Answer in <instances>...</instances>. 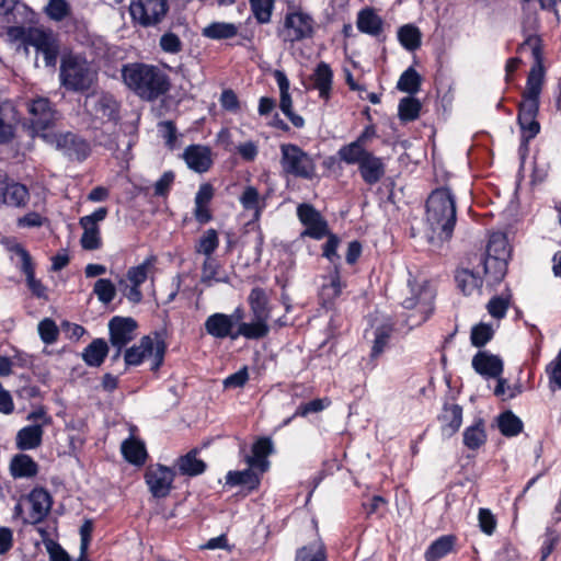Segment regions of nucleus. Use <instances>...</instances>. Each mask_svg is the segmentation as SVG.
<instances>
[{"instance_id": "nucleus-1", "label": "nucleus", "mask_w": 561, "mask_h": 561, "mask_svg": "<svg viewBox=\"0 0 561 561\" xmlns=\"http://www.w3.org/2000/svg\"><path fill=\"white\" fill-rule=\"evenodd\" d=\"M456 201L449 188L440 187L431 193L426 202V220L423 234L432 251H438L453 236L456 225Z\"/></svg>"}, {"instance_id": "nucleus-2", "label": "nucleus", "mask_w": 561, "mask_h": 561, "mask_svg": "<svg viewBox=\"0 0 561 561\" xmlns=\"http://www.w3.org/2000/svg\"><path fill=\"white\" fill-rule=\"evenodd\" d=\"M125 84L144 100L152 101L169 91L167 75L158 67L145 64H129L123 67Z\"/></svg>"}, {"instance_id": "nucleus-3", "label": "nucleus", "mask_w": 561, "mask_h": 561, "mask_svg": "<svg viewBox=\"0 0 561 561\" xmlns=\"http://www.w3.org/2000/svg\"><path fill=\"white\" fill-rule=\"evenodd\" d=\"M98 80V70L85 56L67 53L61 56L59 82L70 92L83 93L89 91Z\"/></svg>"}, {"instance_id": "nucleus-4", "label": "nucleus", "mask_w": 561, "mask_h": 561, "mask_svg": "<svg viewBox=\"0 0 561 561\" xmlns=\"http://www.w3.org/2000/svg\"><path fill=\"white\" fill-rule=\"evenodd\" d=\"M9 36L20 43L24 53L28 55L33 47L44 59L45 67H55L59 55V43L53 31L39 26H13L9 28Z\"/></svg>"}, {"instance_id": "nucleus-5", "label": "nucleus", "mask_w": 561, "mask_h": 561, "mask_svg": "<svg viewBox=\"0 0 561 561\" xmlns=\"http://www.w3.org/2000/svg\"><path fill=\"white\" fill-rule=\"evenodd\" d=\"M409 288L410 296L403 300L402 306L407 310L405 325L413 329L424 323L432 314L435 291L426 280L421 283L409 280Z\"/></svg>"}, {"instance_id": "nucleus-6", "label": "nucleus", "mask_w": 561, "mask_h": 561, "mask_svg": "<svg viewBox=\"0 0 561 561\" xmlns=\"http://www.w3.org/2000/svg\"><path fill=\"white\" fill-rule=\"evenodd\" d=\"M248 302L252 318L249 322H240L239 334L248 340L263 339L270 332L268 320L271 318L266 293L260 287L253 288L248 297Z\"/></svg>"}, {"instance_id": "nucleus-7", "label": "nucleus", "mask_w": 561, "mask_h": 561, "mask_svg": "<svg viewBox=\"0 0 561 561\" xmlns=\"http://www.w3.org/2000/svg\"><path fill=\"white\" fill-rule=\"evenodd\" d=\"M170 10L168 0H129L131 23L142 28L159 27Z\"/></svg>"}, {"instance_id": "nucleus-8", "label": "nucleus", "mask_w": 561, "mask_h": 561, "mask_svg": "<svg viewBox=\"0 0 561 561\" xmlns=\"http://www.w3.org/2000/svg\"><path fill=\"white\" fill-rule=\"evenodd\" d=\"M348 151L347 154L339 156L340 160L346 164H357L365 183L374 185L383 178L386 168L381 158L368 150L352 148Z\"/></svg>"}, {"instance_id": "nucleus-9", "label": "nucleus", "mask_w": 561, "mask_h": 561, "mask_svg": "<svg viewBox=\"0 0 561 561\" xmlns=\"http://www.w3.org/2000/svg\"><path fill=\"white\" fill-rule=\"evenodd\" d=\"M165 344L162 340L144 336L138 345L126 350L124 359L126 365L137 366L145 358L151 359V369L157 370L163 363Z\"/></svg>"}, {"instance_id": "nucleus-10", "label": "nucleus", "mask_w": 561, "mask_h": 561, "mask_svg": "<svg viewBox=\"0 0 561 561\" xmlns=\"http://www.w3.org/2000/svg\"><path fill=\"white\" fill-rule=\"evenodd\" d=\"M280 164L286 173L308 180L316 175L313 159L298 146L284 144L280 146Z\"/></svg>"}, {"instance_id": "nucleus-11", "label": "nucleus", "mask_w": 561, "mask_h": 561, "mask_svg": "<svg viewBox=\"0 0 561 561\" xmlns=\"http://www.w3.org/2000/svg\"><path fill=\"white\" fill-rule=\"evenodd\" d=\"M529 49L534 58V65L529 71L524 99L538 101L543 79V65L541 41L538 36H529L520 45V50Z\"/></svg>"}, {"instance_id": "nucleus-12", "label": "nucleus", "mask_w": 561, "mask_h": 561, "mask_svg": "<svg viewBox=\"0 0 561 561\" xmlns=\"http://www.w3.org/2000/svg\"><path fill=\"white\" fill-rule=\"evenodd\" d=\"M240 322H243V310L238 308L231 314L217 312L209 316L204 325L206 332L216 339L236 340L242 336L239 334Z\"/></svg>"}, {"instance_id": "nucleus-13", "label": "nucleus", "mask_w": 561, "mask_h": 561, "mask_svg": "<svg viewBox=\"0 0 561 561\" xmlns=\"http://www.w3.org/2000/svg\"><path fill=\"white\" fill-rule=\"evenodd\" d=\"M43 139L70 159L82 161L90 153L89 144L72 133H47Z\"/></svg>"}, {"instance_id": "nucleus-14", "label": "nucleus", "mask_w": 561, "mask_h": 561, "mask_svg": "<svg viewBox=\"0 0 561 561\" xmlns=\"http://www.w3.org/2000/svg\"><path fill=\"white\" fill-rule=\"evenodd\" d=\"M27 112L36 135L43 138V134L53 133L49 128L58 119V113L47 98L38 96L27 102Z\"/></svg>"}, {"instance_id": "nucleus-15", "label": "nucleus", "mask_w": 561, "mask_h": 561, "mask_svg": "<svg viewBox=\"0 0 561 561\" xmlns=\"http://www.w3.org/2000/svg\"><path fill=\"white\" fill-rule=\"evenodd\" d=\"M108 214L106 207H100L91 215L81 217L79 225L83 229L80 243L84 250H98L102 245V238L99 222L103 221Z\"/></svg>"}, {"instance_id": "nucleus-16", "label": "nucleus", "mask_w": 561, "mask_h": 561, "mask_svg": "<svg viewBox=\"0 0 561 561\" xmlns=\"http://www.w3.org/2000/svg\"><path fill=\"white\" fill-rule=\"evenodd\" d=\"M285 39L298 42L312 36L314 32V21L312 16L302 11L288 13L284 22Z\"/></svg>"}, {"instance_id": "nucleus-17", "label": "nucleus", "mask_w": 561, "mask_h": 561, "mask_svg": "<svg viewBox=\"0 0 561 561\" xmlns=\"http://www.w3.org/2000/svg\"><path fill=\"white\" fill-rule=\"evenodd\" d=\"M297 216L300 222L306 227L301 236L310 237L316 240L324 238L328 232V222L322 215L310 204H300L297 207Z\"/></svg>"}, {"instance_id": "nucleus-18", "label": "nucleus", "mask_w": 561, "mask_h": 561, "mask_svg": "<svg viewBox=\"0 0 561 561\" xmlns=\"http://www.w3.org/2000/svg\"><path fill=\"white\" fill-rule=\"evenodd\" d=\"M145 479L154 497H165L172 489L174 472L169 467L153 465L147 468Z\"/></svg>"}, {"instance_id": "nucleus-19", "label": "nucleus", "mask_w": 561, "mask_h": 561, "mask_svg": "<svg viewBox=\"0 0 561 561\" xmlns=\"http://www.w3.org/2000/svg\"><path fill=\"white\" fill-rule=\"evenodd\" d=\"M137 323L131 318L114 317L108 323L111 344L117 348L115 358L133 339Z\"/></svg>"}, {"instance_id": "nucleus-20", "label": "nucleus", "mask_w": 561, "mask_h": 561, "mask_svg": "<svg viewBox=\"0 0 561 561\" xmlns=\"http://www.w3.org/2000/svg\"><path fill=\"white\" fill-rule=\"evenodd\" d=\"M30 198L28 190L25 185L10 180L4 173H0V203L12 206L23 207Z\"/></svg>"}, {"instance_id": "nucleus-21", "label": "nucleus", "mask_w": 561, "mask_h": 561, "mask_svg": "<svg viewBox=\"0 0 561 561\" xmlns=\"http://www.w3.org/2000/svg\"><path fill=\"white\" fill-rule=\"evenodd\" d=\"M87 106L99 121L111 122L117 118L118 105L110 94H95L87 98Z\"/></svg>"}, {"instance_id": "nucleus-22", "label": "nucleus", "mask_w": 561, "mask_h": 561, "mask_svg": "<svg viewBox=\"0 0 561 561\" xmlns=\"http://www.w3.org/2000/svg\"><path fill=\"white\" fill-rule=\"evenodd\" d=\"M471 365L474 371L485 379L499 378L504 368L501 357L486 351L478 352L473 356Z\"/></svg>"}, {"instance_id": "nucleus-23", "label": "nucleus", "mask_w": 561, "mask_h": 561, "mask_svg": "<svg viewBox=\"0 0 561 561\" xmlns=\"http://www.w3.org/2000/svg\"><path fill=\"white\" fill-rule=\"evenodd\" d=\"M27 502L31 505V511L24 522L28 524L41 523L49 513L53 504L49 493L44 489H34L30 493Z\"/></svg>"}, {"instance_id": "nucleus-24", "label": "nucleus", "mask_w": 561, "mask_h": 561, "mask_svg": "<svg viewBox=\"0 0 561 561\" xmlns=\"http://www.w3.org/2000/svg\"><path fill=\"white\" fill-rule=\"evenodd\" d=\"M183 157L188 168L198 173L208 171L213 163L211 151L206 146L192 145L185 149Z\"/></svg>"}, {"instance_id": "nucleus-25", "label": "nucleus", "mask_w": 561, "mask_h": 561, "mask_svg": "<svg viewBox=\"0 0 561 561\" xmlns=\"http://www.w3.org/2000/svg\"><path fill=\"white\" fill-rule=\"evenodd\" d=\"M538 111V101L524 99L519 106L518 123L520 128L527 135V139L534 138L539 133V124L536 121Z\"/></svg>"}, {"instance_id": "nucleus-26", "label": "nucleus", "mask_w": 561, "mask_h": 561, "mask_svg": "<svg viewBox=\"0 0 561 561\" xmlns=\"http://www.w3.org/2000/svg\"><path fill=\"white\" fill-rule=\"evenodd\" d=\"M273 453V443L270 438L262 437L257 439L252 446V455L247 456L245 461L249 467L257 469L260 472H265L270 462L267 457Z\"/></svg>"}, {"instance_id": "nucleus-27", "label": "nucleus", "mask_w": 561, "mask_h": 561, "mask_svg": "<svg viewBox=\"0 0 561 561\" xmlns=\"http://www.w3.org/2000/svg\"><path fill=\"white\" fill-rule=\"evenodd\" d=\"M312 88L319 92V96L323 100H328L332 90L333 71L331 67L321 61L317 65L312 75L310 76Z\"/></svg>"}, {"instance_id": "nucleus-28", "label": "nucleus", "mask_w": 561, "mask_h": 561, "mask_svg": "<svg viewBox=\"0 0 561 561\" xmlns=\"http://www.w3.org/2000/svg\"><path fill=\"white\" fill-rule=\"evenodd\" d=\"M43 424H31L22 427L15 436V445L20 450H32L42 445Z\"/></svg>"}, {"instance_id": "nucleus-29", "label": "nucleus", "mask_w": 561, "mask_h": 561, "mask_svg": "<svg viewBox=\"0 0 561 561\" xmlns=\"http://www.w3.org/2000/svg\"><path fill=\"white\" fill-rule=\"evenodd\" d=\"M442 434L453 436L461 426L462 409L458 404H446L439 415Z\"/></svg>"}, {"instance_id": "nucleus-30", "label": "nucleus", "mask_w": 561, "mask_h": 561, "mask_svg": "<svg viewBox=\"0 0 561 561\" xmlns=\"http://www.w3.org/2000/svg\"><path fill=\"white\" fill-rule=\"evenodd\" d=\"M239 26L234 23L214 21L201 31L203 37L211 41L230 39L238 35Z\"/></svg>"}, {"instance_id": "nucleus-31", "label": "nucleus", "mask_w": 561, "mask_h": 561, "mask_svg": "<svg viewBox=\"0 0 561 561\" xmlns=\"http://www.w3.org/2000/svg\"><path fill=\"white\" fill-rule=\"evenodd\" d=\"M482 266L486 283L489 285H495L500 283L506 274L507 260L485 255Z\"/></svg>"}, {"instance_id": "nucleus-32", "label": "nucleus", "mask_w": 561, "mask_h": 561, "mask_svg": "<svg viewBox=\"0 0 561 561\" xmlns=\"http://www.w3.org/2000/svg\"><path fill=\"white\" fill-rule=\"evenodd\" d=\"M327 280L321 287L320 297L324 304H330L342 294L345 284L341 279L337 266L329 274Z\"/></svg>"}, {"instance_id": "nucleus-33", "label": "nucleus", "mask_w": 561, "mask_h": 561, "mask_svg": "<svg viewBox=\"0 0 561 561\" xmlns=\"http://www.w3.org/2000/svg\"><path fill=\"white\" fill-rule=\"evenodd\" d=\"M10 469L14 478H32L37 473L38 466L31 456L20 454L13 457Z\"/></svg>"}, {"instance_id": "nucleus-34", "label": "nucleus", "mask_w": 561, "mask_h": 561, "mask_svg": "<svg viewBox=\"0 0 561 561\" xmlns=\"http://www.w3.org/2000/svg\"><path fill=\"white\" fill-rule=\"evenodd\" d=\"M108 352L106 342L102 339L92 341L83 351V360L93 367H99L105 359Z\"/></svg>"}, {"instance_id": "nucleus-35", "label": "nucleus", "mask_w": 561, "mask_h": 561, "mask_svg": "<svg viewBox=\"0 0 561 561\" xmlns=\"http://www.w3.org/2000/svg\"><path fill=\"white\" fill-rule=\"evenodd\" d=\"M456 538L451 535L442 536L436 539L425 551L426 561H436L447 556L454 548Z\"/></svg>"}, {"instance_id": "nucleus-36", "label": "nucleus", "mask_w": 561, "mask_h": 561, "mask_svg": "<svg viewBox=\"0 0 561 561\" xmlns=\"http://www.w3.org/2000/svg\"><path fill=\"white\" fill-rule=\"evenodd\" d=\"M122 453L128 462L137 466L144 465L147 458L145 445L134 438L123 442Z\"/></svg>"}, {"instance_id": "nucleus-37", "label": "nucleus", "mask_w": 561, "mask_h": 561, "mask_svg": "<svg viewBox=\"0 0 561 561\" xmlns=\"http://www.w3.org/2000/svg\"><path fill=\"white\" fill-rule=\"evenodd\" d=\"M157 263V257L154 255H150L145 259L142 263L137 266H133L127 271V279L136 286H140L146 282L149 274L152 273L154 265Z\"/></svg>"}, {"instance_id": "nucleus-38", "label": "nucleus", "mask_w": 561, "mask_h": 561, "mask_svg": "<svg viewBox=\"0 0 561 561\" xmlns=\"http://www.w3.org/2000/svg\"><path fill=\"white\" fill-rule=\"evenodd\" d=\"M254 470L249 467L241 471H229L226 476V483L231 486L245 485L249 489H254L260 482V478Z\"/></svg>"}, {"instance_id": "nucleus-39", "label": "nucleus", "mask_w": 561, "mask_h": 561, "mask_svg": "<svg viewBox=\"0 0 561 561\" xmlns=\"http://www.w3.org/2000/svg\"><path fill=\"white\" fill-rule=\"evenodd\" d=\"M456 280L465 295H471L474 291H478L483 283V279L478 272L474 273L469 270L459 271L456 275Z\"/></svg>"}, {"instance_id": "nucleus-40", "label": "nucleus", "mask_w": 561, "mask_h": 561, "mask_svg": "<svg viewBox=\"0 0 561 561\" xmlns=\"http://www.w3.org/2000/svg\"><path fill=\"white\" fill-rule=\"evenodd\" d=\"M22 259V271L26 275V280L30 289L37 297H44L46 288L34 276V267L30 254L22 250L20 252Z\"/></svg>"}, {"instance_id": "nucleus-41", "label": "nucleus", "mask_w": 561, "mask_h": 561, "mask_svg": "<svg viewBox=\"0 0 561 561\" xmlns=\"http://www.w3.org/2000/svg\"><path fill=\"white\" fill-rule=\"evenodd\" d=\"M486 440V434L482 421L467 427L463 432V444L469 449H478Z\"/></svg>"}, {"instance_id": "nucleus-42", "label": "nucleus", "mask_w": 561, "mask_h": 561, "mask_svg": "<svg viewBox=\"0 0 561 561\" xmlns=\"http://www.w3.org/2000/svg\"><path fill=\"white\" fill-rule=\"evenodd\" d=\"M219 245L218 233L215 229H207L198 239L195 245V252L211 257V254Z\"/></svg>"}, {"instance_id": "nucleus-43", "label": "nucleus", "mask_w": 561, "mask_h": 561, "mask_svg": "<svg viewBox=\"0 0 561 561\" xmlns=\"http://www.w3.org/2000/svg\"><path fill=\"white\" fill-rule=\"evenodd\" d=\"M485 255L508 260L510 249H508V243H507V239H506L505 234H503L501 232L491 234L489 242H488Z\"/></svg>"}, {"instance_id": "nucleus-44", "label": "nucleus", "mask_w": 561, "mask_h": 561, "mask_svg": "<svg viewBox=\"0 0 561 561\" xmlns=\"http://www.w3.org/2000/svg\"><path fill=\"white\" fill-rule=\"evenodd\" d=\"M357 27L364 33L376 35L381 28V21L373 10L365 9L358 14Z\"/></svg>"}, {"instance_id": "nucleus-45", "label": "nucleus", "mask_w": 561, "mask_h": 561, "mask_svg": "<svg viewBox=\"0 0 561 561\" xmlns=\"http://www.w3.org/2000/svg\"><path fill=\"white\" fill-rule=\"evenodd\" d=\"M398 37L401 45L408 50L412 51L421 46V32L412 24H407L400 27Z\"/></svg>"}, {"instance_id": "nucleus-46", "label": "nucleus", "mask_w": 561, "mask_h": 561, "mask_svg": "<svg viewBox=\"0 0 561 561\" xmlns=\"http://www.w3.org/2000/svg\"><path fill=\"white\" fill-rule=\"evenodd\" d=\"M202 283L210 286L213 283H227L228 277L219 274V264L211 257H205L202 265Z\"/></svg>"}, {"instance_id": "nucleus-47", "label": "nucleus", "mask_w": 561, "mask_h": 561, "mask_svg": "<svg viewBox=\"0 0 561 561\" xmlns=\"http://www.w3.org/2000/svg\"><path fill=\"white\" fill-rule=\"evenodd\" d=\"M421 77L412 67L408 68L399 78L397 88L410 94H414L420 90Z\"/></svg>"}, {"instance_id": "nucleus-48", "label": "nucleus", "mask_w": 561, "mask_h": 561, "mask_svg": "<svg viewBox=\"0 0 561 561\" xmlns=\"http://www.w3.org/2000/svg\"><path fill=\"white\" fill-rule=\"evenodd\" d=\"M179 469L182 473L196 476L205 470V463L196 458V451H190L179 460Z\"/></svg>"}, {"instance_id": "nucleus-49", "label": "nucleus", "mask_w": 561, "mask_h": 561, "mask_svg": "<svg viewBox=\"0 0 561 561\" xmlns=\"http://www.w3.org/2000/svg\"><path fill=\"white\" fill-rule=\"evenodd\" d=\"M251 11L261 24L268 23L271 21L274 0H249Z\"/></svg>"}, {"instance_id": "nucleus-50", "label": "nucleus", "mask_w": 561, "mask_h": 561, "mask_svg": "<svg viewBox=\"0 0 561 561\" xmlns=\"http://www.w3.org/2000/svg\"><path fill=\"white\" fill-rule=\"evenodd\" d=\"M275 79L280 92L279 107L284 114H288L293 108V101L289 94V80L282 71L275 72Z\"/></svg>"}, {"instance_id": "nucleus-51", "label": "nucleus", "mask_w": 561, "mask_h": 561, "mask_svg": "<svg viewBox=\"0 0 561 561\" xmlns=\"http://www.w3.org/2000/svg\"><path fill=\"white\" fill-rule=\"evenodd\" d=\"M499 427L503 435L515 436L520 433L523 423L515 414L508 411L501 414L499 419Z\"/></svg>"}, {"instance_id": "nucleus-52", "label": "nucleus", "mask_w": 561, "mask_h": 561, "mask_svg": "<svg viewBox=\"0 0 561 561\" xmlns=\"http://www.w3.org/2000/svg\"><path fill=\"white\" fill-rule=\"evenodd\" d=\"M296 561H325L322 543L313 542L300 548L296 553Z\"/></svg>"}, {"instance_id": "nucleus-53", "label": "nucleus", "mask_w": 561, "mask_h": 561, "mask_svg": "<svg viewBox=\"0 0 561 561\" xmlns=\"http://www.w3.org/2000/svg\"><path fill=\"white\" fill-rule=\"evenodd\" d=\"M240 203L243 208L248 210H254L256 214L260 213L264 204L259 191L254 186H247L244 188L240 196Z\"/></svg>"}, {"instance_id": "nucleus-54", "label": "nucleus", "mask_w": 561, "mask_h": 561, "mask_svg": "<svg viewBox=\"0 0 561 561\" xmlns=\"http://www.w3.org/2000/svg\"><path fill=\"white\" fill-rule=\"evenodd\" d=\"M421 103L414 98H404L399 103V116L402 121H414L419 117Z\"/></svg>"}, {"instance_id": "nucleus-55", "label": "nucleus", "mask_w": 561, "mask_h": 561, "mask_svg": "<svg viewBox=\"0 0 561 561\" xmlns=\"http://www.w3.org/2000/svg\"><path fill=\"white\" fill-rule=\"evenodd\" d=\"M375 128L373 126H367L354 141L342 146L337 151V156L347 154L350 152L348 150L352 148L367 150L366 145L375 137Z\"/></svg>"}, {"instance_id": "nucleus-56", "label": "nucleus", "mask_w": 561, "mask_h": 561, "mask_svg": "<svg viewBox=\"0 0 561 561\" xmlns=\"http://www.w3.org/2000/svg\"><path fill=\"white\" fill-rule=\"evenodd\" d=\"M493 334L494 330L492 325L486 323H479L471 330V344L476 347H482L493 337Z\"/></svg>"}, {"instance_id": "nucleus-57", "label": "nucleus", "mask_w": 561, "mask_h": 561, "mask_svg": "<svg viewBox=\"0 0 561 561\" xmlns=\"http://www.w3.org/2000/svg\"><path fill=\"white\" fill-rule=\"evenodd\" d=\"M93 293L101 302L110 304L115 298L116 288L110 279L100 278L94 284Z\"/></svg>"}, {"instance_id": "nucleus-58", "label": "nucleus", "mask_w": 561, "mask_h": 561, "mask_svg": "<svg viewBox=\"0 0 561 561\" xmlns=\"http://www.w3.org/2000/svg\"><path fill=\"white\" fill-rule=\"evenodd\" d=\"M69 12L70 5L66 0H49L46 7L47 15L54 21H62Z\"/></svg>"}, {"instance_id": "nucleus-59", "label": "nucleus", "mask_w": 561, "mask_h": 561, "mask_svg": "<svg viewBox=\"0 0 561 561\" xmlns=\"http://www.w3.org/2000/svg\"><path fill=\"white\" fill-rule=\"evenodd\" d=\"M330 405V400L324 398V399H314L308 403H304V404H300L294 416H307L308 414H311V413H318V412H321L323 411L325 408H328Z\"/></svg>"}, {"instance_id": "nucleus-60", "label": "nucleus", "mask_w": 561, "mask_h": 561, "mask_svg": "<svg viewBox=\"0 0 561 561\" xmlns=\"http://www.w3.org/2000/svg\"><path fill=\"white\" fill-rule=\"evenodd\" d=\"M159 45L161 49L168 54H178L183 48L182 41L176 34L172 32L164 33L160 37Z\"/></svg>"}, {"instance_id": "nucleus-61", "label": "nucleus", "mask_w": 561, "mask_h": 561, "mask_svg": "<svg viewBox=\"0 0 561 561\" xmlns=\"http://www.w3.org/2000/svg\"><path fill=\"white\" fill-rule=\"evenodd\" d=\"M38 333L44 343L51 344L57 340L58 329L53 320L46 318L38 323Z\"/></svg>"}, {"instance_id": "nucleus-62", "label": "nucleus", "mask_w": 561, "mask_h": 561, "mask_svg": "<svg viewBox=\"0 0 561 561\" xmlns=\"http://www.w3.org/2000/svg\"><path fill=\"white\" fill-rule=\"evenodd\" d=\"M325 237H328V240L323 245V256L327 257L335 267L337 266L340 260V256L336 252L340 244V239L330 232H328Z\"/></svg>"}, {"instance_id": "nucleus-63", "label": "nucleus", "mask_w": 561, "mask_h": 561, "mask_svg": "<svg viewBox=\"0 0 561 561\" xmlns=\"http://www.w3.org/2000/svg\"><path fill=\"white\" fill-rule=\"evenodd\" d=\"M159 133L162 138L165 140L167 146L170 149H174L176 147L178 136H176V127L171 121H164L159 123L158 125Z\"/></svg>"}, {"instance_id": "nucleus-64", "label": "nucleus", "mask_w": 561, "mask_h": 561, "mask_svg": "<svg viewBox=\"0 0 561 561\" xmlns=\"http://www.w3.org/2000/svg\"><path fill=\"white\" fill-rule=\"evenodd\" d=\"M510 306L508 298L505 297H494L488 304L489 313L495 319H502L505 317L506 311Z\"/></svg>"}]
</instances>
